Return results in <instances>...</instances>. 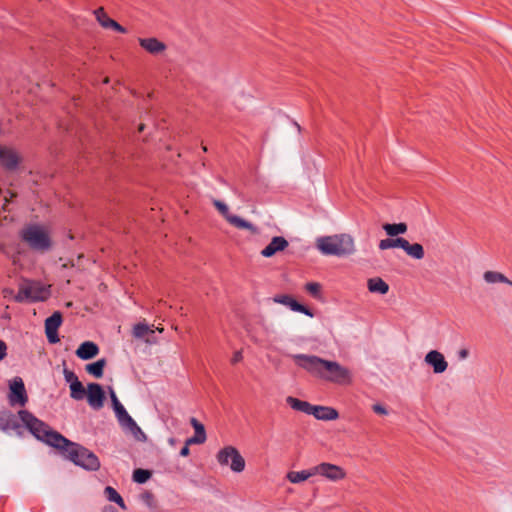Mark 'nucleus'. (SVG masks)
<instances>
[{
  "instance_id": "f257e3e1",
  "label": "nucleus",
  "mask_w": 512,
  "mask_h": 512,
  "mask_svg": "<svg viewBox=\"0 0 512 512\" xmlns=\"http://www.w3.org/2000/svg\"><path fill=\"white\" fill-rule=\"evenodd\" d=\"M19 417L31 433L50 446L60 449L65 457L86 470L96 471L100 467L98 457L87 448L71 442L60 433L53 431L41 420L26 410L19 412Z\"/></svg>"
},
{
  "instance_id": "f03ea898",
  "label": "nucleus",
  "mask_w": 512,
  "mask_h": 512,
  "mask_svg": "<svg viewBox=\"0 0 512 512\" xmlns=\"http://www.w3.org/2000/svg\"><path fill=\"white\" fill-rule=\"evenodd\" d=\"M293 360L314 376L336 384H350L351 371L336 361H329L315 355L295 354Z\"/></svg>"
},
{
  "instance_id": "7ed1b4c3",
  "label": "nucleus",
  "mask_w": 512,
  "mask_h": 512,
  "mask_svg": "<svg viewBox=\"0 0 512 512\" xmlns=\"http://www.w3.org/2000/svg\"><path fill=\"white\" fill-rule=\"evenodd\" d=\"M316 247L324 255L347 256L355 252L354 239L349 234L320 237Z\"/></svg>"
},
{
  "instance_id": "20e7f679",
  "label": "nucleus",
  "mask_w": 512,
  "mask_h": 512,
  "mask_svg": "<svg viewBox=\"0 0 512 512\" xmlns=\"http://www.w3.org/2000/svg\"><path fill=\"white\" fill-rule=\"evenodd\" d=\"M21 239L34 251L46 253L53 247L51 233L46 226L29 224L20 232Z\"/></svg>"
},
{
  "instance_id": "39448f33",
  "label": "nucleus",
  "mask_w": 512,
  "mask_h": 512,
  "mask_svg": "<svg viewBox=\"0 0 512 512\" xmlns=\"http://www.w3.org/2000/svg\"><path fill=\"white\" fill-rule=\"evenodd\" d=\"M50 286L39 281L22 279L18 285V293L14 296L16 302L45 301L50 297Z\"/></svg>"
},
{
  "instance_id": "423d86ee",
  "label": "nucleus",
  "mask_w": 512,
  "mask_h": 512,
  "mask_svg": "<svg viewBox=\"0 0 512 512\" xmlns=\"http://www.w3.org/2000/svg\"><path fill=\"white\" fill-rule=\"evenodd\" d=\"M216 459L221 466H228L235 473H241L245 469V459L234 446L220 449Z\"/></svg>"
},
{
  "instance_id": "0eeeda50",
  "label": "nucleus",
  "mask_w": 512,
  "mask_h": 512,
  "mask_svg": "<svg viewBox=\"0 0 512 512\" xmlns=\"http://www.w3.org/2000/svg\"><path fill=\"white\" fill-rule=\"evenodd\" d=\"M213 205L215 208L219 211V213L222 214V216L226 219V221L231 224L232 226L238 228V229H245L250 231L252 234L256 235L259 233V230L256 226H254L252 223L246 221L245 219L230 214L228 206L220 201V200H214Z\"/></svg>"
},
{
  "instance_id": "6e6552de",
  "label": "nucleus",
  "mask_w": 512,
  "mask_h": 512,
  "mask_svg": "<svg viewBox=\"0 0 512 512\" xmlns=\"http://www.w3.org/2000/svg\"><path fill=\"white\" fill-rule=\"evenodd\" d=\"M87 402L94 410H100L105 403V392L102 386L98 383H89L86 388Z\"/></svg>"
},
{
  "instance_id": "1a4fd4ad",
  "label": "nucleus",
  "mask_w": 512,
  "mask_h": 512,
  "mask_svg": "<svg viewBox=\"0 0 512 512\" xmlns=\"http://www.w3.org/2000/svg\"><path fill=\"white\" fill-rule=\"evenodd\" d=\"M313 473L319 474L330 481H338L346 476L345 471L337 465L331 463H321L313 467Z\"/></svg>"
},
{
  "instance_id": "9d476101",
  "label": "nucleus",
  "mask_w": 512,
  "mask_h": 512,
  "mask_svg": "<svg viewBox=\"0 0 512 512\" xmlns=\"http://www.w3.org/2000/svg\"><path fill=\"white\" fill-rule=\"evenodd\" d=\"M62 324V315L59 311L54 312L45 320V333L48 341L52 344L60 341L58 329Z\"/></svg>"
},
{
  "instance_id": "9b49d317",
  "label": "nucleus",
  "mask_w": 512,
  "mask_h": 512,
  "mask_svg": "<svg viewBox=\"0 0 512 512\" xmlns=\"http://www.w3.org/2000/svg\"><path fill=\"white\" fill-rule=\"evenodd\" d=\"M9 400H10L11 404H13V405L20 404L22 406L25 405V403L28 400L24 382L20 377H15L10 382Z\"/></svg>"
},
{
  "instance_id": "f8f14e48",
  "label": "nucleus",
  "mask_w": 512,
  "mask_h": 512,
  "mask_svg": "<svg viewBox=\"0 0 512 512\" xmlns=\"http://www.w3.org/2000/svg\"><path fill=\"white\" fill-rule=\"evenodd\" d=\"M424 361L427 365L433 368V371L436 374L445 372L448 367V363L445 360V357L437 350L429 351L426 354Z\"/></svg>"
},
{
  "instance_id": "ddd939ff",
  "label": "nucleus",
  "mask_w": 512,
  "mask_h": 512,
  "mask_svg": "<svg viewBox=\"0 0 512 512\" xmlns=\"http://www.w3.org/2000/svg\"><path fill=\"white\" fill-rule=\"evenodd\" d=\"M0 161L4 168L14 170L20 163L21 158L13 148L0 145Z\"/></svg>"
},
{
  "instance_id": "4468645a",
  "label": "nucleus",
  "mask_w": 512,
  "mask_h": 512,
  "mask_svg": "<svg viewBox=\"0 0 512 512\" xmlns=\"http://www.w3.org/2000/svg\"><path fill=\"white\" fill-rule=\"evenodd\" d=\"M138 42L145 51L152 55H160L167 49L166 44L155 37L139 38Z\"/></svg>"
},
{
  "instance_id": "2eb2a0df",
  "label": "nucleus",
  "mask_w": 512,
  "mask_h": 512,
  "mask_svg": "<svg viewBox=\"0 0 512 512\" xmlns=\"http://www.w3.org/2000/svg\"><path fill=\"white\" fill-rule=\"evenodd\" d=\"M289 246L288 241L282 236H275L270 243L261 251V255L266 258L274 256L278 252L284 251Z\"/></svg>"
},
{
  "instance_id": "dca6fc26",
  "label": "nucleus",
  "mask_w": 512,
  "mask_h": 512,
  "mask_svg": "<svg viewBox=\"0 0 512 512\" xmlns=\"http://www.w3.org/2000/svg\"><path fill=\"white\" fill-rule=\"evenodd\" d=\"M273 301L278 304L288 306L292 311L303 313L309 317H313L312 312L304 305L298 303L289 295H276Z\"/></svg>"
},
{
  "instance_id": "f3484780",
  "label": "nucleus",
  "mask_w": 512,
  "mask_h": 512,
  "mask_svg": "<svg viewBox=\"0 0 512 512\" xmlns=\"http://www.w3.org/2000/svg\"><path fill=\"white\" fill-rule=\"evenodd\" d=\"M94 15L99 22V24L106 29H113L120 33H126V29L117 23L115 20L111 19L107 13L104 11L103 7H100L94 11Z\"/></svg>"
},
{
  "instance_id": "a211bd4d",
  "label": "nucleus",
  "mask_w": 512,
  "mask_h": 512,
  "mask_svg": "<svg viewBox=\"0 0 512 512\" xmlns=\"http://www.w3.org/2000/svg\"><path fill=\"white\" fill-rule=\"evenodd\" d=\"M309 415H313L316 419L324 421L336 420L339 417V413L336 409L320 405H312Z\"/></svg>"
},
{
  "instance_id": "6ab92c4d",
  "label": "nucleus",
  "mask_w": 512,
  "mask_h": 512,
  "mask_svg": "<svg viewBox=\"0 0 512 512\" xmlns=\"http://www.w3.org/2000/svg\"><path fill=\"white\" fill-rule=\"evenodd\" d=\"M99 347L92 341H85L79 345L75 354L81 360H90L99 354Z\"/></svg>"
},
{
  "instance_id": "aec40b11",
  "label": "nucleus",
  "mask_w": 512,
  "mask_h": 512,
  "mask_svg": "<svg viewBox=\"0 0 512 512\" xmlns=\"http://www.w3.org/2000/svg\"><path fill=\"white\" fill-rule=\"evenodd\" d=\"M190 424L195 430V435L187 439V445L203 444L206 441L204 425L200 423L196 418H191Z\"/></svg>"
},
{
  "instance_id": "412c9836",
  "label": "nucleus",
  "mask_w": 512,
  "mask_h": 512,
  "mask_svg": "<svg viewBox=\"0 0 512 512\" xmlns=\"http://www.w3.org/2000/svg\"><path fill=\"white\" fill-rule=\"evenodd\" d=\"M368 290L372 293L386 294L389 291V285L379 277L370 278L367 281Z\"/></svg>"
},
{
  "instance_id": "4be33fe9",
  "label": "nucleus",
  "mask_w": 512,
  "mask_h": 512,
  "mask_svg": "<svg viewBox=\"0 0 512 512\" xmlns=\"http://www.w3.org/2000/svg\"><path fill=\"white\" fill-rule=\"evenodd\" d=\"M483 279L486 283H504L512 287V281L509 280L503 273L498 271H486L483 274Z\"/></svg>"
},
{
  "instance_id": "5701e85b",
  "label": "nucleus",
  "mask_w": 512,
  "mask_h": 512,
  "mask_svg": "<svg viewBox=\"0 0 512 512\" xmlns=\"http://www.w3.org/2000/svg\"><path fill=\"white\" fill-rule=\"evenodd\" d=\"M107 365V361L105 358L99 359L94 363L87 364L85 366V371L94 376L95 378L99 379L103 376L104 368Z\"/></svg>"
},
{
  "instance_id": "b1692460",
  "label": "nucleus",
  "mask_w": 512,
  "mask_h": 512,
  "mask_svg": "<svg viewBox=\"0 0 512 512\" xmlns=\"http://www.w3.org/2000/svg\"><path fill=\"white\" fill-rule=\"evenodd\" d=\"M286 403L296 411L310 414L312 404H310L309 402L302 401L292 396H288L286 398Z\"/></svg>"
},
{
  "instance_id": "393cba45",
  "label": "nucleus",
  "mask_w": 512,
  "mask_h": 512,
  "mask_svg": "<svg viewBox=\"0 0 512 512\" xmlns=\"http://www.w3.org/2000/svg\"><path fill=\"white\" fill-rule=\"evenodd\" d=\"M313 473V467L308 470H302V471H290L287 474V479L294 484L303 482L307 480L308 478L314 476Z\"/></svg>"
},
{
  "instance_id": "a878e982",
  "label": "nucleus",
  "mask_w": 512,
  "mask_h": 512,
  "mask_svg": "<svg viewBox=\"0 0 512 512\" xmlns=\"http://www.w3.org/2000/svg\"><path fill=\"white\" fill-rule=\"evenodd\" d=\"M407 224L404 222L400 223H386L383 225V229L386 232V234L390 237H395L400 234H404L407 232Z\"/></svg>"
},
{
  "instance_id": "bb28decb",
  "label": "nucleus",
  "mask_w": 512,
  "mask_h": 512,
  "mask_svg": "<svg viewBox=\"0 0 512 512\" xmlns=\"http://www.w3.org/2000/svg\"><path fill=\"white\" fill-rule=\"evenodd\" d=\"M405 253L410 256L413 259L421 260L425 256L424 248L419 243H413L411 244L409 241L406 244L405 247Z\"/></svg>"
},
{
  "instance_id": "cd10ccee",
  "label": "nucleus",
  "mask_w": 512,
  "mask_h": 512,
  "mask_svg": "<svg viewBox=\"0 0 512 512\" xmlns=\"http://www.w3.org/2000/svg\"><path fill=\"white\" fill-rule=\"evenodd\" d=\"M104 494L109 501L117 503L124 510L126 509L123 498L113 487L107 486L104 490Z\"/></svg>"
},
{
  "instance_id": "c85d7f7f",
  "label": "nucleus",
  "mask_w": 512,
  "mask_h": 512,
  "mask_svg": "<svg viewBox=\"0 0 512 512\" xmlns=\"http://www.w3.org/2000/svg\"><path fill=\"white\" fill-rule=\"evenodd\" d=\"M70 397L74 400H83L86 394V389L83 384L78 380L70 386Z\"/></svg>"
},
{
  "instance_id": "c756f323",
  "label": "nucleus",
  "mask_w": 512,
  "mask_h": 512,
  "mask_svg": "<svg viewBox=\"0 0 512 512\" xmlns=\"http://www.w3.org/2000/svg\"><path fill=\"white\" fill-rule=\"evenodd\" d=\"M139 498L150 510L157 511V500L152 492L144 491L140 494Z\"/></svg>"
},
{
  "instance_id": "7c9ffc66",
  "label": "nucleus",
  "mask_w": 512,
  "mask_h": 512,
  "mask_svg": "<svg viewBox=\"0 0 512 512\" xmlns=\"http://www.w3.org/2000/svg\"><path fill=\"white\" fill-rule=\"evenodd\" d=\"M109 395L111 398L112 406L115 412L116 417L120 416L121 414L126 412V409L124 406L120 403L115 391L113 388H109Z\"/></svg>"
},
{
  "instance_id": "2f4dec72",
  "label": "nucleus",
  "mask_w": 512,
  "mask_h": 512,
  "mask_svg": "<svg viewBox=\"0 0 512 512\" xmlns=\"http://www.w3.org/2000/svg\"><path fill=\"white\" fill-rule=\"evenodd\" d=\"M152 333H154V330L150 326H148L146 324H142V323L135 325L134 329H133V335L136 338H144L148 334H152Z\"/></svg>"
},
{
  "instance_id": "473e14b6",
  "label": "nucleus",
  "mask_w": 512,
  "mask_h": 512,
  "mask_svg": "<svg viewBox=\"0 0 512 512\" xmlns=\"http://www.w3.org/2000/svg\"><path fill=\"white\" fill-rule=\"evenodd\" d=\"M151 476H152L151 471L141 469V468H138V469L134 470V472H133V480L139 484L145 483L147 480H149L151 478Z\"/></svg>"
},
{
  "instance_id": "72a5a7b5",
  "label": "nucleus",
  "mask_w": 512,
  "mask_h": 512,
  "mask_svg": "<svg viewBox=\"0 0 512 512\" xmlns=\"http://www.w3.org/2000/svg\"><path fill=\"white\" fill-rule=\"evenodd\" d=\"M126 431L131 433L133 435V437L136 440H138V441H145L146 440L145 433L142 431V429L137 425V423L135 421L132 423V425H130L126 429Z\"/></svg>"
},
{
  "instance_id": "f704fd0d",
  "label": "nucleus",
  "mask_w": 512,
  "mask_h": 512,
  "mask_svg": "<svg viewBox=\"0 0 512 512\" xmlns=\"http://www.w3.org/2000/svg\"><path fill=\"white\" fill-rule=\"evenodd\" d=\"M126 431L131 433L133 435V437L136 440H138V441H145L146 440L145 433L142 431V429L137 425V423L135 421L132 423V425H130L126 429Z\"/></svg>"
},
{
  "instance_id": "c9c22d12",
  "label": "nucleus",
  "mask_w": 512,
  "mask_h": 512,
  "mask_svg": "<svg viewBox=\"0 0 512 512\" xmlns=\"http://www.w3.org/2000/svg\"><path fill=\"white\" fill-rule=\"evenodd\" d=\"M120 426L126 430L132 423L135 421L126 411L125 413L121 414L120 416L116 417Z\"/></svg>"
},
{
  "instance_id": "e433bc0d",
  "label": "nucleus",
  "mask_w": 512,
  "mask_h": 512,
  "mask_svg": "<svg viewBox=\"0 0 512 512\" xmlns=\"http://www.w3.org/2000/svg\"><path fill=\"white\" fill-rule=\"evenodd\" d=\"M306 290L309 292L312 296L318 297L321 291V285L316 282H309L306 284Z\"/></svg>"
},
{
  "instance_id": "4c0bfd02",
  "label": "nucleus",
  "mask_w": 512,
  "mask_h": 512,
  "mask_svg": "<svg viewBox=\"0 0 512 512\" xmlns=\"http://www.w3.org/2000/svg\"><path fill=\"white\" fill-rule=\"evenodd\" d=\"M63 375H64L65 381L67 383H69L70 385L72 383H75V382H77L79 380L77 375L73 371H71V370H69L67 368L63 369Z\"/></svg>"
},
{
  "instance_id": "58836bf2",
  "label": "nucleus",
  "mask_w": 512,
  "mask_h": 512,
  "mask_svg": "<svg viewBox=\"0 0 512 512\" xmlns=\"http://www.w3.org/2000/svg\"><path fill=\"white\" fill-rule=\"evenodd\" d=\"M408 240L402 237L392 238V248H401L405 250Z\"/></svg>"
},
{
  "instance_id": "ea45409f",
  "label": "nucleus",
  "mask_w": 512,
  "mask_h": 512,
  "mask_svg": "<svg viewBox=\"0 0 512 512\" xmlns=\"http://www.w3.org/2000/svg\"><path fill=\"white\" fill-rule=\"evenodd\" d=\"M372 410L376 413V414H379V415H387L388 414V410L387 408L382 405V404H379V403H376L372 406Z\"/></svg>"
},
{
  "instance_id": "a19ab883",
  "label": "nucleus",
  "mask_w": 512,
  "mask_h": 512,
  "mask_svg": "<svg viewBox=\"0 0 512 512\" xmlns=\"http://www.w3.org/2000/svg\"><path fill=\"white\" fill-rule=\"evenodd\" d=\"M12 420V416L7 413H2L0 415V428L6 429V424H9Z\"/></svg>"
},
{
  "instance_id": "79ce46f5",
  "label": "nucleus",
  "mask_w": 512,
  "mask_h": 512,
  "mask_svg": "<svg viewBox=\"0 0 512 512\" xmlns=\"http://www.w3.org/2000/svg\"><path fill=\"white\" fill-rule=\"evenodd\" d=\"M392 248V238L382 239L379 242L380 250H387Z\"/></svg>"
},
{
  "instance_id": "37998d69",
  "label": "nucleus",
  "mask_w": 512,
  "mask_h": 512,
  "mask_svg": "<svg viewBox=\"0 0 512 512\" xmlns=\"http://www.w3.org/2000/svg\"><path fill=\"white\" fill-rule=\"evenodd\" d=\"M7 346L4 341L0 340V361L3 360L7 355Z\"/></svg>"
},
{
  "instance_id": "c03bdc74",
  "label": "nucleus",
  "mask_w": 512,
  "mask_h": 512,
  "mask_svg": "<svg viewBox=\"0 0 512 512\" xmlns=\"http://www.w3.org/2000/svg\"><path fill=\"white\" fill-rule=\"evenodd\" d=\"M242 359H243L242 351H241V350H239V351H236V352L234 353V355H233V357H232L231 361H232V363H233V364H236V363H238V362L242 361Z\"/></svg>"
},
{
  "instance_id": "a18cd8bd",
  "label": "nucleus",
  "mask_w": 512,
  "mask_h": 512,
  "mask_svg": "<svg viewBox=\"0 0 512 512\" xmlns=\"http://www.w3.org/2000/svg\"><path fill=\"white\" fill-rule=\"evenodd\" d=\"M189 446L190 445H187V440H186L184 447L180 450V455L182 457H187L190 454Z\"/></svg>"
},
{
  "instance_id": "49530a36",
  "label": "nucleus",
  "mask_w": 512,
  "mask_h": 512,
  "mask_svg": "<svg viewBox=\"0 0 512 512\" xmlns=\"http://www.w3.org/2000/svg\"><path fill=\"white\" fill-rule=\"evenodd\" d=\"M4 298L14 297V291L10 288H5L2 291Z\"/></svg>"
},
{
  "instance_id": "de8ad7c7",
  "label": "nucleus",
  "mask_w": 512,
  "mask_h": 512,
  "mask_svg": "<svg viewBox=\"0 0 512 512\" xmlns=\"http://www.w3.org/2000/svg\"><path fill=\"white\" fill-rule=\"evenodd\" d=\"M458 356L461 360H464L469 356V351L467 349H461L458 352Z\"/></svg>"
},
{
  "instance_id": "09e8293b",
  "label": "nucleus",
  "mask_w": 512,
  "mask_h": 512,
  "mask_svg": "<svg viewBox=\"0 0 512 512\" xmlns=\"http://www.w3.org/2000/svg\"><path fill=\"white\" fill-rule=\"evenodd\" d=\"M75 265H76L75 262L73 260H71L68 263H64L62 267L63 268H67V267H70V266L73 267Z\"/></svg>"
},
{
  "instance_id": "8fccbe9b",
  "label": "nucleus",
  "mask_w": 512,
  "mask_h": 512,
  "mask_svg": "<svg viewBox=\"0 0 512 512\" xmlns=\"http://www.w3.org/2000/svg\"><path fill=\"white\" fill-rule=\"evenodd\" d=\"M103 512H117L112 506H108L104 508Z\"/></svg>"
},
{
  "instance_id": "3c124183",
  "label": "nucleus",
  "mask_w": 512,
  "mask_h": 512,
  "mask_svg": "<svg viewBox=\"0 0 512 512\" xmlns=\"http://www.w3.org/2000/svg\"><path fill=\"white\" fill-rule=\"evenodd\" d=\"M168 443L170 446H174L176 444V439L175 438H169L168 439Z\"/></svg>"
},
{
  "instance_id": "603ef678",
  "label": "nucleus",
  "mask_w": 512,
  "mask_h": 512,
  "mask_svg": "<svg viewBox=\"0 0 512 512\" xmlns=\"http://www.w3.org/2000/svg\"><path fill=\"white\" fill-rule=\"evenodd\" d=\"M143 130H144V125H143V124H141V125L139 126V131H140V132H142Z\"/></svg>"
},
{
  "instance_id": "864d4df0",
  "label": "nucleus",
  "mask_w": 512,
  "mask_h": 512,
  "mask_svg": "<svg viewBox=\"0 0 512 512\" xmlns=\"http://www.w3.org/2000/svg\"><path fill=\"white\" fill-rule=\"evenodd\" d=\"M103 82H104L105 84L109 83V78H108V77H106V78L104 79V81H103Z\"/></svg>"
},
{
  "instance_id": "5fc2aeb1",
  "label": "nucleus",
  "mask_w": 512,
  "mask_h": 512,
  "mask_svg": "<svg viewBox=\"0 0 512 512\" xmlns=\"http://www.w3.org/2000/svg\"><path fill=\"white\" fill-rule=\"evenodd\" d=\"M202 150H203L204 152H207V150H208V149H207V147H206V146H202Z\"/></svg>"
},
{
  "instance_id": "6e6d98bb",
  "label": "nucleus",
  "mask_w": 512,
  "mask_h": 512,
  "mask_svg": "<svg viewBox=\"0 0 512 512\" xmlns=\"http://www.w3.org/2000/svg\"><path fill=\"white\" fill-rule=\"evenodd\" d=\"M82 257L83 255H78L77 260L79 261Z\"/></svg>"
},
{
  "instance_id": "4d7b16f0",
  "label": "nucleus",
  "mask_w": 512,
  "mask_h": 512,
  "mask_svg": "<svg viewBox=\"0 0 512 512\" xmlns=\"http://www.w3.org/2000/svg\"><path fill=\"white\" fill-rule=\"evenodd\" d=\"M157 330H158L159 332H162V331H163V328H157Z\"/></svg>"
},
{
  "instance_id": "13d9d810",
  "label": "nucleus",
  "mask_w": 512,
  "mask_h": 512,
  "mask_svg": "<svg viewBox=\"0 0 512 512\" xmlns=\"http://www.w3.org/2000/svg\"><path fill=\"white\" fill-rule=\"evenodd\" d=\"M2 248V246L0 245V249Z\"/></svg>"
}]
</instances>
